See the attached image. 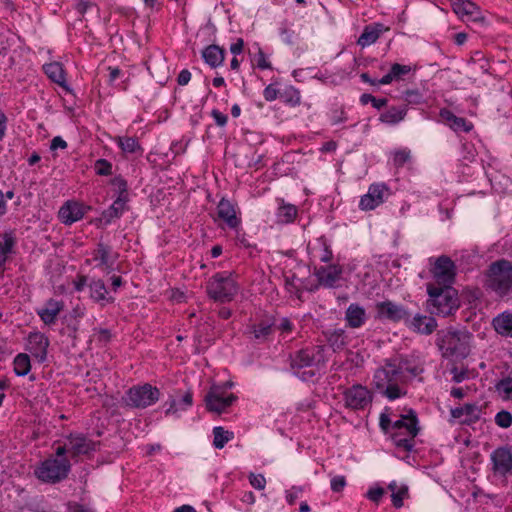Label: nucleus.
Instances as JSON below:
<instances>
[{"label": "nucleus", "instance_id": "1", "mask_svg": "<svg viewBox=\"0 0 512 512\" xmlns=\"http://www.w3.org/2000/svg\"><path fill=\"white\" fill-rule=\"evenodd\" d=\"M484 286L500 297L512 291V262L500 259L492 262L486 272Z\"/></svg>", "mask_w": 512, "mask_h": 512}, {"label": "nucleus", "instance_id": "2", "mask_svg": "<svg viewBox=\"0 0 512 512\" xmlns=\"http://www.w3.org/2000/svg\"><path fill=\"white\" fill-rule=\"evenodd\" d=\"M429 299L427 301L431 314L444 317L453 314L459 308L458 292L450 285L427 286Z\"/></svg>", "mask_w": 512, "mask_h": 512}, {"label": "nucleus", "instance_id": "3", "mask_svg": "<svg viewBox=\"0 0 512 512\" xmlns=\"http://www.w3.org/2000/svg\"><path fill=\"white\" fill-rule=\"evenodd\" d=\"M206 292L210 299L219 303L233 301L239 292V285L231 272H218L206 283Z\"/></svg>", "mask_w": 512, "mask_h": 512}, {"label": "nucleus", "instance_id": "4", "mask_svg": "<svg viewBox=\"0 0 512 512\" xmlns=\"http://www.w3.org/2000/svg\"><path fill=\"white\" fill-rule=\"evenodd\" d=\"M472 334L467 330H448L437 339V345L444 357L466 358L470 353Z\"/></svg>", "mask_w": 512, "mask_h": 512}, {"label": "nucleus", "instance_id": "5", "mask_svg": "<svg viewBox=\"0 0 512 512\" xmlns=\"http://www.w3.org/2000/svg\"><path fill=\"white\" fill-rule=\"evenodd\" d=\"M321 346H312L302 348L295 351L289 356L290 370L294 375L298 376L303 381H308L315 376V372L307 370L301 372L302 369L313 367L318 364L322 358Z\"/></svg>", "mask_w": 512, "mask_h": 512}, {"label": "nucleus", "instance_id": "6", "mask_svg": "<svg viewBox=\"0 0 512 512\" xmlns=\"http://www.w3.org/2000/svg\"><path fill=\"white\" fill-rule=\"evenodd\" d=\"M71 469L67 458H48L35 470V475L43 482L58 483L65 479Z\"/></svg>", "mask_w": 512, "mask_h": 512}, {"label": "nucleus", "instance_id": "7", "mask_svg": "<svg viewBox=\"0 0 512 512\" xmlns=\"http://www.w3.org/2000/svg\"><path fill=\"white\" fill-rule=\"evenodd\" d=\"M160 398V391L149 383L136 385L126 392L125 402L131 408L144 409L155 404Z\"/></svg>", "mask_w": 512, "mask_h": 512}, {"label": "nucleus", "instance_id": "8", "mask_svg": "<svg viewBox=\"0 0 512 512\" xmlns=\"http://www.w3.org/2000/svg\"><path fill=\"white\" fill-rule=\"evenodd\" d=\"M236 400L235 394L225 393V386L218 385H212L204 399L206 409L217 414L225 412Z\"/></svg>", "mask_w": 512, "mask_h": 512}, {"label": "nucleus", "instance_id": "9", "mask_svg": "<svg viewBox=\"0 0 512 512\" xmlns=\"http://www.w3.org/2000/svg\"><path fill=\"white\" fill-rule=\"evenodd\" d=\"M430 271L436 282L441 286H451L455 280L456 266L451 258L446 255L439 256Z\"/></svg>", "mask_w": 512, "mask_h": 512}, {"label": "nucleus", "instance_id": "10", "mask_svg": "<svg viewBox=\"0 0 512 512\" xmlns=\"http://www.w3.org/2000/svg\"><path fill=\"white\" fill-rule=\"evenodd\" d=\"M343 398L345 406L353 410H363L372 402L371 392L360 384L347 388Z\"/></svg>", "mask_w": 512, "mask_h": 512}, {"label": "nucleus", "instance_id": "11", "mask_svg": "<svg viewBox=\"0 0 512 512\" xmlns=\"http://www.w3.org/2000/svg\"><path fill=\"white\" fill-rule=\"evenodd\" d=\"M68 451L72 459L77 461V458L82 455L89 456L97 450L98 442L87 438L83 434H69L67 436Z\"/></svg>", "mask_w": 512, "mask_h": 512}, {"label": "nucleus", "instance_id": "12", "mask_svg": "<svg viewBox=\"0 0 512 512\" xmlns=\"http://www.w3.org/2000/svg\"><path fill=\"white\" fill-rule=\"evenodd\" d=\"M376 317L378 319H385L392 322H407L410 317V313L399 304H395L392 301H383L376 304Z\"/></svg>", "mask_w": 512, "mask_h": 512}, {"label": "nucleus", "instance_id": "13", "mask_svg": "<svg viewBox=\"0 0 512 512\" xmlns=\"http://www.w3.org/2000/svg\"><path fill=\"white\" fill-rule=\"evenodd\" d=\"M399 367L397 360H393L386 363L383 368L377 369L373 379L375 387L380 390L384 389L387 383H398V381H401L403 373L401 369H398Z\"/></svg>", "mask_w": 512, "mask_h": 512}, {"label": "nucleus", "instance_id": "14", "mask_svg": "<svg viewBox=\"0 0 512 512\" xmlns=\"http://www.w3.org/2000/svg\"><path fill=\"white\" fill-rule=\"evenodd\" d=\"M493 471L501 476L512 474V449L509 446L498 447L491 453Z\"/></svg>", "mask_w": 512, "mask_h": 512}, {"label": "nucleus", "instance_id": "15", "mask_svg": "<svg viewBox=\"0 0 512 512\" xmlns=\"http://www.w3.org/2000/svg\"><path fill=\"white\" fill-rule=\"evenodd\" d=\"M342 273L343 268L339 264L321 266L319 268H315L314 271V275L316 276L319 285L325 288H335Z\"/></svg>", "mask_w": 512, "mask_h": 512}, {"label": "nucleus", "instance_id": "16", "mask_svg": "<svg viewBox=\"0 0 512 512\" xmlns=\"http://www.w3.org/2000/svg\"><path fill=\"white\" fill-rule=\"evenodd\" d=\"M49 347V339L41 332H31L27 338V350L38 360L43 363L47 358V350Z\"/></svg>", "mask_w": 512, "mask_h": 512}, {"label": "nucleus", "instance_id": "17", "mask_svg": "<svg viewBox=\"0 0 512 512\" xmlns=\"http://www.w3.org/2000/svg\"><path fill=\"white\" fill-rule=\"evenodd\" d=\"M386 190L387 188L384 184L370 185L368 192L360 199L359 208L364 211L375 209L383 203V195Z\"/></svg>", "mask_w": 512, "mask_h": 512}, {"label": "nucleus", "instance_id": "18", "mask_svg": "<svg viewBox=\"0 0 512 512\" xmlns=\"http://www.w3.org/2000/svg\"><path fill=\"white\" fill-rule=\"evenodd\" d=\"M453 11L460 17L466 16L473 22H483L480 8L470 0H450Z\"/></svg>", "mask_w": 512, "mask_h": 512}, {"label": "nucleus", "instance_id": "19", "mask_svg": "<svg viewBox=\"0 0 512 512\" xmlns=\"http://www.w3.org/2000/svg\"><path fill=\"white\" fill-rule=\"evenodd\" d=\"M217 215L231 229H237L241 223V219L236 214L235 205L226 198L219 201Z\"/></svg>", "mask_w": 512, "mask_h": 512}, {"label": "nucleus", "instance_id": "20", "mask_svg": "<svg viewBox=\"0 0 512 512\" xmlns=\"http://www.w3.org/2000/svg\"><path fill=\"white\" fill-rule=\"evenodd\" d=\"M64 309V302L58 301L54 298L48 299L44 306L37 309V315L46 325H53L56 323L59 313Z\"/></svg>", "mask_w": 512, "mask_h": 512}, {"label": "nucleus", "instance_id": "21", "mask_svg": "<svg viewBox=\"0 0 512 512\" xmlns=\"http://www.w3.org/2000/svg\"><path fill=\"white\" fill-rule=\"evenodd\" d=\"M90 298L95 303L105 306L108 303H114L115 298L110 296L106 285L102 279H91L88 283Z\"/></svg>", "mask_w": 512, "mask_h": 512}, {"label": "nucleus", "instance_id": "22", "mask_svg": "<svg viewBox=\"0 0 512 512\" xmlns=\"http://www.w3.org/2000/svg\"><path fill=\"white\" fill-rule=\"evenodd\" d=\"M405 323L413 331L424 335L432 334L437 328V322L433 317L421 314H416L413 318L409 317Z\"/></svg>", "mask_w": 512, "mask_h": 512}, {"label": "nucleus", "instance_id": "23", "mask_svg": "<svg viewBox=\"0 0 512 512\" xmlns=\"http://www.w3.org/2000/svg\"><path fill=\"white\" fill-rule=\"evenodd\" d=\"M85 208L77 202H67L59 210V218L64 224H72L84 217Z\"/></svg>", "mask_w": 512, "mask_h": 512}, {"label": "nucleus", "instance_id": "24", "mask_svg": "<svg viewBox=\"0 0 512 512\" xmlns=\"http://www.w3.org/2000/svg\"><path fill=\"white\" fill-rule=\"evenodd\" d=\"M441 119L455 132H470L473 124L463 117L456 116L452 111L444 108L439 113Z\"/></svg>", "mask_w": 512, "mask_h": 512}, {"label": "nucleus", "instance_id": "25", "mask_svg": "<svg viewBox=\"0 0 512 512\" xmlns=\"http://www.w3.org/2000/svg\"><path fill=\"white\" fill-rule=\"evenodd\" d=\"M393 430L405 429L408 436L416 437L419 433L418 418L413 410H410L407 415H403L401 419L396 420L392 424Z\"/></svg>", "mask_w": 512, "mask_h": 512}, {"label": "nucleus", "instance_id": "26", "mask_svg": "<svg viewBox=\"0 0 512 512\" xmlns=\"http://www.w3.org/2000/svg\"><path fill=\"white\" fill-rule=\"evenodd\" d=\"M111 251L112 249L109 245L99 242L93 252V260L99 262L97 266L105 267L108 272L112 270L117 258V254L114 257L111 256Z\"/></svg>", "mask_w": 512, "mask_h": 512}, {"label": "nucleus", "instance_id": "27", "mask_svg": "<svg viewBox=\"0 0 512 512\" xmlns=\"http://www.w3.org/2000/svg\"><path fill=\"white\" fill-rule=\"evenodd\" d=\"M397 362L400 366L398 369H401L403 374H404V372H407L411 376L415 377V376L420 375L424 371L423 361L418 356H415V355L401 356L397 360Z\"/></svg>", "mask_w": 512, "mask_h": 512}, {"label": "nucleus", "instance_id": "28", "mask_svg": "<svg viewBox=\"0 0 512 512\" xmlns=\"http://www.w3.org/2000/svg\"><path fill=\"white\" fill-rule=\"evenodd\" d=\"M366 319V311L363 307L356 303H352L348 306L345 312V320L349 327L359 328L365 324Z\"/></svg>", "mask_w": 512, "mask_h": 512}, {"label": "nucleus", "instance_id": "29", "mask_svg": "<svg viewBox=\"0 0 512 512\" xmlns=\"http://www.w3.org/2000/svg\"><path fill=\"white\" fill-rule=\"evenodd\" d=\"M202 58L211 68H217L225 60V50L218 45L211 44L202 51Z\"/></svg>", "mask_w": 512, "mask_h": 512}, {"label": "nucleus", "instance_id": "30", "mask_svg": "<svg viewBox=\"0 0 512 512\" xmlns=\"http://www.w3.org/2000/svg\"><path fill=\"white\" fill-rule=\"evenodd\" d=\"M278 208L276 212V223L278 224H289L292 223L297 214V207L290 203H285L283 199H277Z\"/></svg>", "mask_w": 512, "mask_h": 512}, {"label": "nucleus", "instance_id": "31", "mask_svg": "<svg viewBox=\"0 0 512 512\" xmlns=\"http://www.w3.org/2000/svg\"><path fill=\"white\" fill-rule=\"evenodd\" d=\"M275 318L268 317L252 326V334L254 338L260 342L266 341L274 332Z\"/></svg>", "mask_w": 512, "mask_h": 512}, {"label": "nucleus", "instance_id": "32", "mask_svg": "<svg viewBox=\"0 0 512 512\" xmlns=\"http://www.w3.org/2000/svg\"><path fill=\"white\" fill-rule=\"evenodd\" d=\"M384 31V25L381 23H374L371 25H367L360 37L358 38V45L361 47L369 46L373 43H375L382 32Z\"/></svg>", "mask_w": 512, "mask_h": 512}, {"label": "nucleus", "instance_id": "33", "mask_svg": "<svg viewBox=\"0 0 512 512\" xmlns=\"http://www.w3.org/2000/svg\"><path fill=\"white\" fill-rule=\"evenodd\" d=\"M127 202L128 201L126 199L116 198L112 205L102 212L101 220L108 225L114 219L120 218L126 210Z\"/></svg>", "mask_w": 512, "mask_h": 512}, {"label": "nucleus", "instance_id": "34", "mask_svg": "<svg viewBox=\"0 0 512 512\" xmlns=\"http://www.w3.org/2000/svg\"><path fill=\"white\" fill-rule=\"evenodd\" d=\"M3 242H0V273L4 270L8 255L13 252L16 244V238L13 231H7L2 234Z\"/></svg>", "mask_w": 512, "mask_h": 512}, {"label": "nucleus", "instance_id": "35", "mask_svg": "<svg viewBox=\"0 0 512 512\" xmlns=\"http://www.w3.org/2000/svg\"><path fill=\"white\" fill-rule=\"evenodd\" d=\"M43 70L47 77L61 87L67 88L66 77L63 66L59 62H51L43 66Z\"/></svg>", "mask_w": 512, "mask_h": 512}, {"label": "nucleus", "instance_id": "36", "mask_svg": "<svg viewBox=\"0 0 512 512\" xmlns=\"http://www.w3.org/2000/svg\"><path fill=\"white\" fill-rule=\"evenodd\" d=\"M495 331L505 337H512V314L503 312L492 321Z\"/></svg>", "mask_w": 512, "mask_h": 512}, {"label": "nucleus", "instance_id": "37", "mask_svg": "<svg viewBox=\"0 0 512 512\" xmlns=\"http://www.w3.org/2000/svg\"><path fill=\"white\" fill-rule=\"evenodd\" d=\"M407 114V106H391L380 115L379 120L388 125H395L402 121Z\"/></svg>", "mask_w": 512, "mask_h": 512}, {"label": "nucleus", "instance_id": "38", "mask_svg": "<svg viewBox=\"0 0 512 512\" xmlns=\"http://www.w3.org/2000/svg\"><path fill=\"white\" fill-rule=\"evenodd\" d=\"M193 404L192 391H186L178 400L171 399L166 414H176L179 411H185Z\"/></svg>", "mask_w": 512, "mask_h": 512}, {"label": "nucleus", "instance_id": "39", "mask_svg": "<svg viewBox=\"0 0 512 512\" xmlns=\"http://www.w3.org/2000/svg\"><path fill=\"white\" fill-rule=\"evenodd\" d=\"M326 337L334 351L342 350L347 344L345 331L343 329L328 331Z\"/></svg>", "mask_w": 512, "mask_h": 512}, {"label": "nucleus", "instance_id": "40", "mask_svg": "<svg viewBox=\"0 0 512 512\" xmlns=\"http://www.w3.org/2000/svg\"><path fill=\"white\" fill-rule=\"evenodd\" d=\"M14 372L17 376H26L31 370V362L28 354L19 353L13 361Z\"/></svg>", "mask_w": 512, "mask_h": 512}, {"label": "nucleus", "instance_id": "41", "mask_svg": "<svg viewBox=\"0 0 512 512\" xmlns=\"http://www.w3.org/2000/svg\"><path fill=\"white\" fill-rule=\"evenodd\" d=\"M279 98L283 103L291 107H296L301 102L300 92L293 86H288L282 92H280Z\"/></svg>", "mask_w": 512, "mask_h": 512}, {"label": "nucleus", "instance_id": "42", "mask_svg": "<svg viewBox=\"0 0 512 512\" xmlns=\"http://www.w3.org/2000/svg\"><path fill=\"white\" fill-rule=\"evenodd\" d=\"M213 445L217 449H222L226 443L233 439L234 434L231 431L225 430L221 426L213 428Z\"/></svg>", "mask_w": 512, "mask_h": 512}, {"label": "nucleus", "instance_id": "43", "mask_svg": "<svg viewBox=\"0 0 512 512\" xmlns=\"http://www.w3.org/2000/svg\"><path fill=\"white\" fill-rule=\"evenodd\" d=\"M495 390L504 401H512V377L506 376L495 384Z\"/></svg>", "mask_w": 512, "mask_h": 512}, {"label": "nucleus", "instance_id": "44", "mask_svg": "<svg viewBox=\"0 0 512 512\" xmlns=\"http://www.w3.org/2000/svg\"><path fill=\"white\" fill-rule=\"evenodd\" d=\"M463 410L464 418L462 419V423L470 425L480 419L482 410L478 405L467 403L463 405Z\"/></svg>", "mask_w": 512, "mask_h": 512}, {"label": "nucleus", "instance_id": "45", "mask_svg": "<svg viewBox=\"0 0 512 512\" xmlns=\"http://www.w3.org/2000/svg\"><path fill=\"white\" fill-rule=\"evenodd\" d=\"M118 145L125 153L142 152V148L135 137H118Z\"/></svg>", "mask_w": 512, "mask_h": 512}, {"label": "nucleus", "instance_id": "46", "mask_svg": "<svg viewBox=\"0 0 512 512\" xmlns=\"http://www.w3.org/2000/svg\"><path fill=\"white\" fill-rule=\"evenodd\" d=\"M389 489L393 491L391 498H392V504L395 508H401L403 506V499L408 496V487L402 486L400 487L396 492L395 489L397 488L396 483L389 484Z\"/></svg>", "mask_w": 512, "mask_h": 512}, {"label": "nucleus", "instance_id": "47", "mask_svg": "<svg viewBox=\"0 0 512 512\" xmlns=\"http://www.w3.org/2000/svg\"><path fill=\"white\" fill-rule=\"evenodd\" d=\"M414 438L409 436L408 438H405L402 436L400 432H395L392 435V440L396 447L402 448L407 452H411L414 448Z\"/></svg>", "mask_w": 512, "mask_h": 512}, {"label": "nucleus", "instance_id": "48", "mask_svg": "<svg viewBox=\"0 0 512 512\" xmlns=\"http://www.w3.org/2000/svg\"><path fill=\"white\" fill-rule=\"evenodd\" d=\"M403 99L408 105H419L424 103V95L417 89L404 91Z\"/></svg>", "mask_w": 512, "mask_h": 512}, {"label": "nucleus", "instance_id": "49", "mask_svg": "<svg viewBox=\"0 0 512 512\" xmlns=\"http://www.w3.org/2000/svg\"><path fill=\"white\" fill-rule=\"evenodd\" d=\"M379 391H381L389 400L398 399L405 394L401 391L398 383H387L384 389H380Z\"/></svg>", "mask_w": 512, "mask_h": 512}, {"label": "nucleus", "instance_id": "50", "mask_svg": "<svg viewBox=\"0 0 512 512\" xmlns=\"http://www.w3.org/2000/svg\"><path fill=\"white\" fill-rule=\"evenodd\" d=\"M388 100L386 98H375L373 95L364 93L360 96V103L362 105H367L371 103L372 106L378 110L385 107L387 105Z\"/></svg>", "mask_w": 512, "mask_h": 512}, {"label": "nucleus", "instance_id": "51", "mask_svg": "<svg viewBox=\"0 0 512 512\" xmlns=\"http://www.w3.org/2000/svg\"><path fill=\"white\" fill-rule=\"evenodd\" d=\"M411 158V152L409 149H398L394 152L393 164L397 168L403 167Z\"/></svg>", "mask_w": 512, "mask_h": 512}, {"label": "nucleus", "instance_id": "52", "mask_svg": "<svg viewBox=\"0 0 512 512\" xmlns=\"http://www.w3.org/2000/svg\"><path fill=\"white\" fill-rule=\"evenodd\" d=\"M112 185L115 186V188L118 191L117 198H123L128 201V185L127 181L123 179L121 176L115 177L112 180Z\"/></svg>", "mask_w": 512, "mask_h": 512}, {"label": "nucleus", "instance_id": "53", "mask_svg": "<svg viewBox=\"0 0 512 512\" xmlns=\"http://www.w3.org/2000/svg\"><path fill=\"white\" fill-rule=\"evenodd\" d=\"M96 174L109 176L112 174V164L106 159H98L94 164Z\"/></svg>", "mask_w": 512, "mask_h": 512}, {"label": "nucleus", "instance_id": "54", "mask_svg": "<svg viewBox=\"0 0 512 512\" xmlns=\"http://www.w3.org/2000/svg\"><path fill=\"white\" fill-rule=\"evenodd\" d=\"M495 423L501 428H509L512 425V414L502 410L495 415Z\"/></svg>", "mask_w": 512, "mask_h": 512}, {"label": "nucleus", "instance_id": "55", "mask_svg": "<svg viewBox=\"0 0 512 512\" xmlns=\"http://www.w3.org/2000/svg\"><path fill=\"white\" fill-rule=\"evenodd\" d=\"M280 36L285 43H294L295 33L293 30L290 29L289 25L286 22L282 23L280 27Z\"/></svg>", "mask_w": 512, "mask_h": 512}, {"label": "nucleus", "instance_id": "56", "mask_svg": "<svg viewBox=\"0 0 512 512\" xmlns=\"http://www.w3.org/2000/svg\"><path fill=\"white\" fill-rule=\"evenodd\" d=\"M249 482L251 486L257 490H263L266 485V479L262 474H253L249 476Z\"/></svg>", "mask_w": 512, "mask_h": 512}, {"label": "nucleus", "instance_id": "57", "mask_svg": "<svg viewBox=\"0 0 512 512\" xmlns=\"http://www.w3.org/2000/svg\"><path fill=\"white\" fill-rule=\"evenodd\" d=\"M392 75L398 80L402 75H406L411 71V67L408 65H401L394 63L390 68Z\"/></svg>", "mask_w": 512, "mask_h": 512}, {"label": "nucleus", "instance_id": "58", "mask_svg": "<svg viewBox=\"0 0 512 512\" xmlns=\"http://www.w3.org/2000/svg\"><path fill=\"white\" fill-rule=\"evenodd\" d=\"M275 328L283 333H291L294 329V325L289 318L283 317L279 320V323L275 322L274 329Z\"/></svg>", "mask_w": 512, "mask_h": 512}, {"label": "nucleus", "instance_id": "59", "mask_svg": "<svg viewBox=\"0 0 512 512\" xmlns=\"http://www.w3.org/2000/svg\"><path fill=\"white\" fill-rule=\"evenodd\" d=\"M321 244H322V248H321V252L319 255V259L323 263H328L333 258L332 250L330 249V246L326 243L325 240H322Z\"/></svg>", "mask_w": 512, "mask_h": 512}, {"label": "nucleus", "instance_id": "60", "mask_svg": "<svg viewBox=\"0 0 512 512\" xmlns=\"http://www.w3.org/2000/svg\"><path fill=\"white\" fill-rule=\"evenodd\" d=\"M346 486V479L342 475H338L331 480V490L333 492H341Z\"/></svg>", "mask_w": 512, "mask_h": 512}, {"label": "nucleus", "instance_id": "61", "mask_svg": "<svg viewBox=\"0 0 512 512\" xmlns=\"http://www.w3.org/2000/svg\"><path fill=\"white\" fill-rule=\"evenodd\" d=\"M450 373L453 375L452 380L455 383H461L462 381L468 378V371L459 370L456 366L451 368Z\"/></svg>", "mask_w": 512, "mask_h": 512}, {"label": "nucleus", "instance_id": "62", "mask_svg": "<svg viewBox=\"0 0 512 512\" xmlns=\"http://www.w3.org/2000/svg\"><path fill=\"white\" fill-rule=\"evenodd\" d=\"M384 495V489L381 487L371 488L367 492V498L372 502L378 503Z\"/></svg>", "mask_w": 512, "mask_h": 512}, {"label": "nucleus", "instance_id": "63", "mask_svg": "<svg viewBox=\"0 0 512 512\" xmlns=\"http://www.w3.org/2000/svg\"><path fill=\"white\" fill-rule=\"evenodd\" d=\"M279 94L280 92L274 87L273 84L268 85L263 91L265 100L270 102L279 97Z\"/></svg>", "mask_w": 512, "mask_h": 512}, {"label": "nucleus", "instance_id": "64", "mask_svg": "<svg viewBox=\"0 0 512 512\" xmlns=\"http://www.w3.org/2000/svg\"><path fill=\"white\" fill-rule=\"evenodd\" d=\"M211 115L214 118L215 123L218 126L223 127V126H225L227 124V121H228L227 115L222 113V112H220L219 110L213 109L212 112H211Z\"/></svg>", "mask_w": 512, "mask_h": 512}]
</instances>
